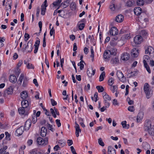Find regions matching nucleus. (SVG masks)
<instances>
[{"instance_id": "nucleus-44", "label": "nucleus", "mask_w": 154, "mask_h": 154, "mask_svg": "<svg viewBox=\"0 0 154 154\" xmlns=\"http://www.w3.org/2000/svg\"><path fill=\"white\" fill-rule=\"evenodd\" d=\"M106 51H105L104 54H103V57L105 59H108L110 57H111V55H110V53H109L108 54H105Z\"/></svg>"}, {"instance_id": "nucleus-41", "label": "nucleus", "mask_w": 154, "mask_h": 154, "mask_svg": "<svg viewBox=\"0 0 154 154\" xmlns=\"http://www.w3.org/2000/svg\"><path fill=\"white\" fill-rule=\"evenodd\" d=\"M96 88L99 92H102L104 90V88L102 86H96Z\"/></svg>"}, {"instance_id": "nucleus-12", "label": "nucleus", "mask_w": 154, "mask_h": 154, "mask_svg": "<svg viewBox=\"0 0 154 154\" xmlns=\"http://www.w3.org/2000/svg\"><path fill=\"white\" fill-rule=\"evenodd\" d=\"M104 101H109L111 100V97H109V95L105 92H104L102 93Z\"/></svg>"}, {"instance_id": "nucleus-23", "label": "nucleus", "mask_w": 154, "mask_h": 154, "mask_svg": "<svg viewBox=\"0 0 154 154\" xmlns=\"http://www.w3.org/2000/svg\"><path fill=\"white\" fill-rule=\"evenodd\" d=\"M30 45V49L28 51V52H31L33 48V47L32 46V42H31L30 41H29L27 43V45L26 46V47L25 48V50H26V48H27L29 47V46Z\"/></svg>"}, {"instance_id": "nucleus-32", "label": "nucleus", "mask_w": 154, "mask_h": 154, "mask_svg": "<svg viewBox=\"0 0 154 154\" xmlns=\"http://www.w3.org/2000/svg\"><path fill=\"white\" fill-rule=\"evenodd\" d=\"M80 22H78L77 26L79 29L80 30H82L83 29L85 26V23H81Z\"/></svg>"}, {"instance_id": "nucleus-62", "label": "nucleus", "mask_w": 154, "mask_h": 154, "mask_svg": "<svg viewBox=\"0 0 154 154\" xmlns=\"http://www.w3.org/2000/svg\"><path fill=\"white\" fill-rule=\"evenodd\" d=\"M31 154H42L41 152L35 151L34 150H32L31 152Z\"/></svg>"}, {"instance_id": "nucleus-13", "label": "nucleus", "mask_w": 154, "mask_h": 154, "mask_svg": "<svg viewBox=\"0 0 154 154\" xmlns=\"http://www.w3.org/2000/svg\"><path fill=\"white\" fill-rule=\"evenodd\" d=\"M142 12V9L140 7H137L134 9V12L135 15H140Z\"/></svg>"}, {"instance_id": "nucleus-48", "label": "nucleus", "mask_w": 154, "mask_h": 154, "mask_svg": "<svg viewBox=\"0 0 154 154\" xmlns=\"http://www.w3.org/2000/svg\"><path fill=\"white\" fill-rule=\"evenodd\" d=\"M6 135L5 138L6 140H10V137L11 136L10 134L8 133V132H6L5 133Z\"/></svg>"}, {"instance_id": "nucleus-37", "label": "nucleus", "mask_w": 154, "mask_h": 154, "mask_svg": "<svg viewBox=\"0 0 154 154\" xmlns=\"http://www.w3.org/2000/svg\"><path fill=\"white\" fill-rule=\"evenodd\" d=\"M117 88H118L117 86L114 85L111 87L110 88V90L113 93H114L115 92L117 91Z\"/></svg>"}, {"instance_id": "nucleus-64", "label": "nucleus", "mask_w": 154, "mask_h": 154, "mask_svg": "<svg viewBox=\"0 0 154 154\" xmlns=\"http://www.w3.org/2000/svg\"><path fill=\"white\" fill-rule=\"evenodd\" d=\"M128 110L131 112H133L134 110V108L133 106H131L128 108Z\"/></svg>"}, {"instance_id": "nucleus-47", "label": "nucleus", "mask_w": 154, "mask_h": 154, "mask_svg": "<svg viewBox=\"0 0 154 154\" xmlns=\"http://www.w3.org/2000/svg\"><path fill=\"white\" fill-rule=\"evenodd\" d=\"M61 1V0H57L56 2H54L52 4L54 6H58Z\"/></svg>"}, {"instance_id": "nucleus-7", "label": "nucleus", "mask_w": 154, "mask_h": 154, "mask_svg": "<svg viewBox=\"0 0 154 154\" xmlns=\"http://www.w3.org/2000/svg\"><path fill=\"white\" fill-rule=\"evenodd\" d=\"M143 38L141 35H137L135 36L134 38V42L137 44H140L142 42Z\"/></svg>"}, {"instance_id": "nucleus-8", "label": "nucleus", "mask_w": 154, "mask_h": 154, "mask_svg": "<svg viewBox=\"0 0 154 154\" xmlns=\"http://www.w3.org/2000/svg\"><path fill=\"white\" fill-rule=\"evenodd\" d=\"M109 33L112 35L115 36L118 35V30L116 27L113 26L110 29Z\"/></svg>"}, {"instance_id": "nucleus-30", "label": "nucleus", "mask_w": 154, "mask_h": 154, "mask_svg": "<svg viewBox=\"0 0 154 154\" xmlns=\"http://www.w3.org/2000/svg\"><path fill=\"white\" fill-rule=\"evenodd\" d=\"M148 131L149 134L152 137V138L154 137V126L152 125L151 128H150Z\"/></svg>"}, {"instance_id": "nucleus-38", "label": "nucleus", "mask_w": 154, "mask_h": 154, "mask_svg": "<svg viewBox=\"0 0 154 154\" xmlns=\"http://www.w3.org/2000/svg\"><path fill=\"white\" fill-rule=\"evenodd\" d=\"M70 8L72 10H75L76 8L75 3L74 2H72L70 4Z\"/></svg>"}, {"instance_id": "nucleus-51", "label": "nucleus", "mask_w": 154, "mask_h": 154, "mask_svg": "<svg viewBox=\"0 0 154 154\" xmlns=\"http://www.w3.org/2000/svg\"><path fill=\"white\" fill-rule=\"evenodd\" d=\"M59 145L61 147H63L65 145V143L62 140H59L58 142Z\"/></svg>"}, {"instance_id": "nucleus-61", "label": "nucleus", "mask_w": 154, "mask_h": 154, "mask_svg": "<svg viewBox=\"0 0 154 154\" xmlns=\"http://www.w3.org/2000/svg\"><path fill=\"white\" fill-rule=\"evenodd\" d=\"M48 128L52 132L54 131V129L52 128V125L49 124H48Z\"/></svg>"}, {"instance_id": "nucleus-18", "label": "nucleus", "mask_w": 154, "mask_h": 154, "mask_svg": "<svg viewBox=\"0 0 154 154\" xmlns=\"http://www.w3.org/2000/svg\"><path fill=\"white\" fill-rule=\"evenodd\" d=\"M40 133L42 137H45L46 136L47 130L45 127H43L41 128Z\"/></svg>"}, {"instance_id": "nucleus-36", "label": "nucleus", "mask_w": 154, "mask_h": 154, "mask_svg": "<svg viewBox=\"0 0 154 154\" xmlns=\"http://www.w3.org/2000/svg\"><path fill=\"white\" fill-rule=\"evenodd\" d=\"M91 54L90 55V57L92 58V61H93L94 59V53L93 48L92 46H91Z\"/></svg>"}, {"instance_id": "nucleus-49", "label": "nucleus", "mask_w": 154, "mask_h": 154, "mask_svg": "<svg viewBox=\"0 0 154 154\" xmlns=\"http://www.w3.org/2000/svg\"><path fill=\"white\" fill-rule=\"evenodd\" d=\"M144 21L145 22V23H143V27H146L147 23L149 21V19L148 18H144Z\"/></svg>"}, {"instance_id": "nucleus-19", "label": "nucleus", "mask_w": 154, "mask_h": 154, "mask_svg": "<svg viewBox=\"0 0 154 154\" xmlns=\"http://www.w3.org/2000/svg\"><path fill=\"white\" fill-rule=\"evenodd\" d=\"M22 107L25 108H29L28 107L29 103L27 100H24L21 102Z\"/></svg>"}, {"instance_id": "nucleus-31", "label": "nucleus", "mask_w": 154, "mask_h": 154, "mask_svg": "<svg viewBox=\"0 0 154 154\" xmlns=\"http://www.w3.org/2000/svg\"><path fill=\"white\" fill-rule=\"evenodd\" d=\"M138 71L137 70L133 72L131 71V72H130V75L128 77L130 78L138 74Z\"/></svg>"}, {"instance_id": "nucleus-34", "label": "nucleus", "mask_w": 154, "mask_h": 154, "mask_svg": "<svg viewBox=\"0 0 154 154\" xmlns=\"http://www.w3.org/2000/svg\"><path fill=\"white\" fill-rule=\"evenodd\" d=\"M75 134L76 137H78L79 136V132H81V130L79 127H75Z\"/></svg>"}, {"instance_id": "nucleus-25", "label": "nucleus", "mask_w": 154, "mask_h": 154, "mask_svg": "<svg viewBox=\"0 0 154 154\" xmlns=\"http://www.w3.org/2000/svg\"><path fill=\"white\" fill-rule=\"evenodd\" d=\"M143 63L144 65L148 64L147 62H149V57L148 55H144L143 57Z\"/></svg>"}, {"instance_id": "nucleus-56", "label": "nucleus", "mask_w": 154, "mask_h": 154, "mask_svg": "<svg viewBox=\"0 0 154 154\" xmlns=\"http://www.w3.org/2000/svg\"><path fill=\"white\" fill-rule=\"evenodd\" d=\"M46 8L45 7H43L41 8V14L44 15L45 14V12L46 10Z\"/></svg>"}, {"instance_id": "nucleus-10", "label": "nucleus", "mask_w": 154, "mask_h": 154, "mask_svg": "<svg viewBox=\"0 0 154 154\" xmlns=\"http://www.w3.org/2000/svg\"><path fill=\"white\" fill-rule=\"evenodd\" d=\"M139 50L137 48H134L132 50L131 54L133 57H137L139 54Z\"/></svg>"}, {"instance_id": "nucleus-46", "label": "nucleus", "mask_w": 154, "mask_h": 154, "mask_svg": "<svg viewBox=\"0 0 154 154\" xmlns=\"http://www.w3.org/2000/svg\"><path fill=\"white\" fill-rule=\"evenodd\" d=\"M98 96V93L97 92H96L94 93V97H91V99L93 100L94 101L96 102L97 101V98Z\"/></svg>"}, {"instance_id": "nucleus-5", "label": "nucleus", "mask_w": 154, "mask_h": 154, "mask_svg": "<svg viewBox=\"0 0 154 154\" xmlns=\"http://www.w3.org/2000/svg\"><path fill=\"white\" fill-rule=\"evenodd\" d=\"M152 126L151 121L149 120H146L144 125V130L145 131H148Z\"/></svg>"}, {"instance_id": "nucleus-52", "label": "nucleus", "mask_w": 154, "mask_h": 154, "mask_svg": "<svg viewBox=\"0 0 154 154\" xmlns=\"http://www.w3.org/2000/svg\"><path fill=\"white\" fill-rule=\"evenodd\" d=\"M140 34L143 36H145L147 35V33L146 30H143L141 31Z\"/></svg>"}, {"instance_id": "nucleus-14", "label": "nucleus", "mask_w": 154, "mask_h": 154, "mask_svg": "<svg viewBox=\"0 0 154 154\" xmlns=\"http://www.w3.org/2000/svg\"><path fill=\"white\" fill-rule=\"evenodd\" d=\"M143 113L142 112H139L137 116V122H140L143 119Z\"/></svg>"}, {"instance_id": "nucleus-35", "label": "nucleus", "mask_w": 154, "mask_h": 154, "mask_svg": "<svg viewBox=\"0 0 154 154\" xmlns=\"http://www.w3.org/2000/svg\"><path fill=\"white\" fill-rule=\"evenodd\" d=\"M114 80L113 78L112 77H109L108 81V85L110 86H112V85L114 83Z\"/></svg>"}, {"instance_id": "nucleus-3", "label": "nucleus", "mask_w": 154, "mask_h": 154, "mask_svg": "<svg viewBox=\"0 0 154 154\" xmlns=\"http://www.w3.org/2000/svg\"><path fill=\"white\" fill-rule=\"evenodd\" d=\"M48 139L47 137L45 138L44 139L41 137H38L37 140L38 143L39 145H42L43 144L46 145L48 143Z\"/></svg>"}, {"instance_id": "nucleus-9", "label": "nucleus", "mask_w": 154, "mask_h": 154, "mask_svg": "<svg viewBox=\"0 0 154 154\" xmlns=\"http://www.w3.org/2000/svg\"><path fill=\"white\" fill-rule=\"evenodd\" d=\"M117 52V49H116L115 48H111L110 50H107L106 51L105 54H108L109 53H110V55H111V56H115V55Z\"/></svg>"}, {"instance_id": "nucleus-63", "label": "nucleus", "mask_w": 154, "mask_h": 154, "mask_svg": "<svg viewBox=\"0 0 154 154\" xmlns=\"http://www.w3.org/2000/svg\"><path fill=\"white\" fill-rule=\"evenodd\" d=\"M47 4V0H45L44 2L42 4V5L41 8L43 7H46L48 6V5Z\"/></svg>"}, {"instance_id": "nucleus-57", "label": "nucleus", "mask_w": 154, "mask_h": 154, "mask_svg": "<svg viewBox=\"0 0 154 154\" xmlns=\"http://www.w3.org/2000/svg\"><path fill=\"white\" fill-rule=\"evenodd\" d=\"M112 104L114 106H118L119 105V103L118 102L117 100L116 99H114L113 100L112 102Z\"/></svg>"}, {"instance_id": "nucleus-16", "label": "nucleus", "mask_w": 154, "mask_h": 154, "mask_svg": "<svg viewBox=\"0 0 154 154\" xmlns=\"http://www.w3.org/2000/svg\"><path fill=\"white\" fill-rule=\"evenodd\" d=\"M91 69V71L89 70L88 69L87 70V74L89 77H92L93 75H94L95 73V69L93 70L92 68Z\"/></svg>"}, {"instance_id": "nucleus-26", "label": "nucleus", "mask_w": 154, "mask_h": 154, "mask_svg": "<svg viewBox=\"0 0 154 154\" xmlns=\"http://www.w3.org/2000/svg\"><path fill=\"white\" fill-rule=\"evenodd\" d=\"M129 56L128 53H124L122 56L121 58L124 60H127L129 59Z\"/></svg>"}, {"instance_id": "nucleus-50", "label": "nucleus", "mask_w": 154, "mask_h": 154, "mask_svg": "<svg viewBox=\"0 0 154 154\" xmlns=\"http://www.w3.org/2000/svg\"><path fill=\"white\" fill-rule=\"evenodd\" d=\"M98 143L101 146H104V144L102 141V140L101 138H100L98 139Z\"/></svg>"}, {"instance_id": "nucleus-29", "label": "nucleus", "mask_w": 154, "mask_h": 154, "mask_svg": "<svg viewBox=\"0 0 154 154\" xmlns=\"http://www.w3.org/2000/svg\"><path fill=\"white\" fill-rule=\"evenodd\" d=\"M115 2V0H113L111 2V4L109 8L112 11H114L115 9V6L114 4Z\"/></svg>"}, {"instance_id": "nucleus-28", "label": "nucleus", "mask_w": 154, "mask_h": 154, "mask_svg": "<svg viewBox=\"0 0 154 154\" xmlns=\"http://www.w3.org/2000/svg\"><path fill=\"white\" fill-rule=\"evenodd\" d=\"M13 88L12 87L10 86L5 91V92L8 94H11L13 93Z\"/></svg>"}, {"instance_id": "nucleus-22", "label": "nucleus", "mask_w": 154, "mask_h": 154, "mask_svg": "<svg viewBox=\"0 0 154 154\" xmlns=\"http://www.w3.org/2000/svg\"><path fill=\"white\" fill-rule=\"evenodd\" d=\"M23 126H21L17 128L16 131V132L19 136L21 135L23 133Z\"/></svg>"}, {"instance_id": "nucleus-4", "label": "nucleus", "mask_w": 154, "mask_h": 154, "mask_svg": "<svg viewBox=\"0 0 154 154\" xmlns=\"http://www.w3.org/2000/svg\"><path fill=\"white\" fill-rule=\"evenodd\" d=\"M117 75L119 80L122 82H126V78L124 76L123 73L120 71H117Z\"/></svg>"}, {"instance_id": "nucleus-6", "label": "nucleus", "mask_w": 154, "mask_h": 154, "mask_svg": "<svg viewBox=\"0 0 154 154\" xmlns=\"http://www.w3.org/2000/svg\"><path fill=\"white\" fill-rule=\"evenodd\" d=\"M149 85L147 83H146L145 84L144 87L143 89L146 95V96L147 98L148 99H149L150 98V93L149 91H147V90L149 89Z\"/></svg>"}, {"instance_id": "nucleus-2", "label": "nucleus", "mask_w": 154, "mask_h": 154, "mask_svg": "<svg viewBox=\"0 0 154 154\" xmlns=\"http://www.w3.org/2000/svg\"><path fill=\"white\" fill-rule=\"evenodd\" d=\"M29 108H25L22 107L18 109V112L19 114L21 115H27L29 113Z\"/></svg>"}, {"instance_id": "nucleus-17", "label": "nucleus", "mask_w": 154, "mask_h": 154, "mask_svg": "<svg viewBox=\"0 0 154 154\" xmlns=\"http://www.w3.org/2000/svg\"><path fill=\"white\" fill-rule=\"evenodd\" d=\"M124 20V17L121 14H119L116 16V20L119 23L122 22Z\"/></svg>"}, {"instance_id": "nucleus-45", "label": "nucleus", "mask_w": 154, "mask_h": 154, "mask_svg": "<svg viewBox=\"0 0 154 154\" xmlns=\"http://www.w3.org/2000/svg\"><path fill=\"white\" fill-rule=\"evenodd\" d=\"M121 124L122 125L123 128L126 129L128 128V127H127L126 124V122L125 121L122 122H121Z\"/></svg>"}, {"instance_id": "nucleus-40", "label": "nucleus", "mask_w": 154, "mask_h": 154, "mask_svg": "<svg viewBox=\"0 0 154 154\" xmlns=\"http://www.w3.org/2000/svg\"><path fill=\"white\" fill-rule=\"evenodd\" d=\"M64 11V12H62L60 14H59V15L61 16L64 18H66L67 17V13L66 11Z\"/></svg>"}, {"instance_id": "nucleus-53", "label": "nucleus", "mask_w": 154, "mask_h": 154, "mask_svg": "<svg viewBox=\"0 0 154 154\" xmlns=\"http://www.w3.org/2000/svg\"><path fill=\"white\" fill-rule=\"evenodd\" d=\"M144 66L148 73H151V70L148 65V64L144 65Z\"/></svg>"}, {"instance_id": "nucleus-33", "label": "nucleus", "mask_w": 154, "mask_h": 154, "mask_svg": "<svg viewBox=\"0 0 154 154\" xmlns=\"http://www.w3.org/2000/svg\"><path fill=\"white\" fill-rule=\"evenodd\" d=\"M105 72H102L100 75V76L99 77V81L100 82H101L104 79V78L105 77Z\"/></svg>"}, {"instance_id": "nucleus-39", "label": "nucleus", "mask_w": 154, "mask_h": 154, "mask_svg": "<svg viewBox=\"0 0 154 154\" xmlns=\"http://www.w3.org/2000/svg\"><path fill=\"white\" fill-rule=\"evenodd\" d=\"M133 5V3L131 1H128L126 4V6L128 7H132Z\"/></svg>"}, {"instance_id": "nucleus-43", "label": "nucleus", "mask_w": 154, "mask_h": 154, "mask_svg": "<svg viewBox=\"0 0 154 154\" xmlns=\"http://www.w3.org/2000/svg\"><path fill=\"white\" fill-rule=\"evenodd\" d=\"M32 122L34 124L37 121V118L35 115L34 114L32 116Z\"/></svg>"}, {"instance_id": "nucleus-42", "label": "nucleus", "mask_w": 154, "mask_h": 154, "mask_svg": "<svg viewBox=\"0 0 154 154\" xmlns=\"http://www.w3.org/2000/svg\"><path fill=\"white\" fill-rule=\"evenodd\" d=\"M137 5L141 6L144 5V1L143 0H137Z\"/></svg>"}, {"instance_id": "nucleus-60", "label": "nucleus", "mask_w": 154, "mask_h": 154, "mask_svg": "<svg viewBox=\"0 0 154 154\" xmlns=\"http://www.w3.org/2000/svg\"><path fill=\"white\" fill-rule=\"evenodd\" d=\"M71 151L73 154H77L75 151V149L73 146L70 147Z\"/></svg>"}, {"instance_id": "nucleus-55", "label": "nucleus", "mask_w": 154, "mask_h": 154, "mask_svg": "<svg viewBox=\"0 0 154 154\" xmlns=\"http://www.w3.org/2000/svg\"><path fill=\"white\" fill-rule=\"evenodd\" d=\"M26 67L28 69H33L34 68V66L31 63H28L26 65Z\"/></svg>"}, {"instance_id": "nucleus-11", "label": "nucleus", "mask_w": 154, "mask_h": 154, "mask_svg": "<svg viewBox=\"0 0 154 154\" xmlns=\"http://www.w3.org/2000/svg\"><path fill=\"white\" fill-rule=\"evenodd\" d=\"M31 122L30 120H27L26 122L24 127V128L25 129V130H28L29 129L31 126Z\"/></svg>"}, {"instance_id": "nucleus-1", "label": "nucleus", "mask_w": 154, "mask_h": 154, "mask_svg": "<svg viewBox=\"0 0 154 154\" xmlns=\"http://www.w3.org/2000/svg\"><path fill=\"white\" fill-rule=\"evenodd\" d=\"M23 79V81L22 84V86L23 87H25L26 86L28 83V79L26 77H24V74L22 73L20 75L18 81V82L19 84L21 85Z\"/></svg>"}, {"instance_id": "nucleus-15", "label": "nucleus", "mask_w": 154, "mask_h": 154, "mask_svg": "<svg viewBox=\"0 0 154 154\" xmlns=\"http://www.w3.org/2000/svg\"><path fill=\"white\" fill-rule=\"evenodd\" d=\"M108 154H116V150L111 146H109L108 147Z\"/></svg>"}, {"instance_id": "nucleus-59", "label": "nucleus", "mask_w": 154, "mask_h": 154, "mask_svg": "<svg viewBox=\"0 0 154 154\" xmlns=\"http://www.w3.org/2000/svg\"><path fill=\"white\" fill-rule=\"evenodd\" d=\"M24 37L25 38V41H26L28 40L30 38L29 35L27 33H25L24 35Z\"/></svg>"}, {"instance_id": "nucleus-58", "label": "nucleus", "mask_w": 154, "mask_h": 154, "mask_svg": "<svg viewBox=\"0 0 154 154\" xmlns=\"http://www.w3.org/2000/svg\"><path fill=\"white\" fill-rule=\"evenodd\" d=\"M127 101H128V103L129 105H132L134 104V101L132 100H131L130 99V98L129 97L127 98Z\"/></svg>"}, {"instance_id": "nucleus-20", "label": "nucleus", "mask_w": 154, "mask_h": 154, "mask_svg": "<svg viewBox=\"0 0 154 154\" xmlns=\"http://www.w3.org/2000/svg\"><path fill=\"white\" fill-rule=\"evenodd\" d=\"M9 80L10 81L13 83H16L17 81V78L14 75H10Z\"/></svg>"}, {"instance_id": "nucleus-54", "label": "nucleus", "mask_w": 154, "mask_h": 154, "mask_svg": "<svg viewBox=\"0 0 154 154\" xmlns=\"http://www.w3.org/2000/svg\"><path fill=\"white\" fill-rule=\"evenodd\" d=\"M7 148V146H5L3 147L0 150V152L5 154V151Z\"/></svg>"}, {"instance_id": "nucleus-21", "label": "nucleus", "mask_w": 154, "mask_h": 154, "mask_svg": "<svg viewBox=\"0 0 154 154\" xmlns=\"http://www.w3.org/2000/svg\"><path fill=\"white\" fill-rule=\"evenodd\" d=\"M20 96L23 100H26L28 97V93L26 91H23L21 93Z\"/></svg>"}, {"instance_id": "nucleus-24", "label": "nucleus", "mask_w": 154, "mask_h": 154, "mask_svg": "<svg viewBox=\"0 0 154 154\" xmlns=\"http://www.w3.org/2000/svg\"><path fill=\"white\" fill-rule=\"evenodd\" d=\"M152 51H153V48L151 46H149L147 47V49L146 50L145 53L147 54H148V53H149V54H150L151 53V52Z\"/></svg>"}, {"instance_id": "nucleus-27", "label": "nucleus", "mask_w": 154, "mask_h": 154, "mask_svg": "<svg viewBox=\"0 0 154 154\" xmlns=\"http://www.w3.org/2000/svg\"><path fill=\"white\" fill-rule=\"evenodd\" d=\"M119 62V60L118 58L116 57L115 58H113L111 61V63L113 64H116L118 63Z\"/></svg>"}]
</instances>
